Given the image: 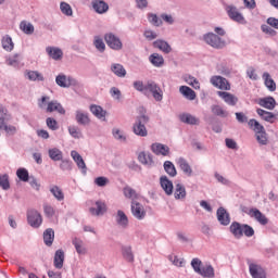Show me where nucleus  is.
<instances>
[{
	"label": "nucleus",
	"mask_w": 278,
	"mask_h": 278,
	"mask_svg": "<svg viewBox=\"0 0 278 278\" xmlns=\"http://www.w3.org/2000/svg\"><path fill=\"white\" fill-rule=\"evenodd\" d=\"M258 104L261 105V108H265L266 110H275L277 101H275V98L273 97H267L260 99Z\"/></svg>",
	"instance_id": "22"
},
{
	"label": "nucleus",
	"mask_w": 278,
	"mask_h": 278,
	"mask_svg": "<svg viewBox=\"0 0 278 278\" xmlns=\"http://www.w3.org/2000/svg\"><path fill=\"white\" fill-rule=\"evenodd\" d=\"M91 5L97 14H105L110 10V5L103 0H93Z\"/></svg>",
	"instance_id": "16"
},
{
	"label": "nucleus",
	"mask_w": 278,
	"mask_h": 278,
	"mask_svg": "<svg viewBox=\"0 0 278 278\" xmlns=\"http://www.w3.org/2000/svg\"><path fill=\"white\" fill-rule=\"evenodd\" d=\"M2 48L4 51H13L14 50V41H12V37L4 36L1 40Z\"/></svg>",
	"instance_id": "38"
},
{
	"label": "nucleus",
	"mask_w": 278,
	"mask_h": 278,
	"mask_svg": "<svg viewBox=\"0 0 278 278\" xmlns=\"http://www.w3.org/2000/svg\"><path fill=\"white\" fill-rule=\"evenodd\" d=\"M160 184L166 194L168 195L173 194V181H170L168 177L162 176L160 178Z\"/></svg>",
	"instance_id": "21"
},
{
	"label": "nucleus",
	"mask_w": 278,
	"mask_h": 278,
	"mask_svg": "<svg viewBox=\"0 0 278 278\" xmlns=\"http://www.w3.org/2000/svg\"><path fill=\"white\" fill-rule=\"evenodd\" d=\"M217 220L224 227H227L229 223H231V217L229 216V213L225 207H219L217 210Z\"/></svg>",
	"instance_id": "13"
},
{
	"label": "nucleus",
	"mask_w": 278,
	"mask_h": 278,
	"mask_svg": "<svg viewBox=\"0 0 278 278\" xmlns=\"http://www.w3.org/2000/svg\"><path fill=\"white\" fill-rule=\"evenodd\" d=\"M48 155L52 162H62L64 157V153L58 148H52L48 150Z\"/></svg>",
	"instance_id": "28"
},
{
	"label": "nucleus",
	"mask_w": 278,
	"mask_h": 278,
	"mask_svg": "<svg viewBox=\"0 0 278 278\" xmlns=\"http://www.w3.org/2000/svg\"><path fill=\"white\" fill-rule=\"evenodd\" d=\"M225 10L230 21H233L235 23H240L241 25L247 24V20L244 18V15H242V13H240L238 8H236L235 5H231V4L226 5Z\"/></svg>",
	"instance_id": "4"
},
{
	"label": "nucleus",
	"mask_w": 278,
	"mask_h": 278,
	"mask_svg": "<svg viewBox=\"0 0 278 278\" xmlns=\"http://www.w3.org/2000/svg\"><path fill=\"white\" fill-rule=\"evenodd\" d=\"M116 223L119 225V227H123L126 229L129 225V218H127V215L123 211H117V216H116Z\"/></svg>",
	"instance_id": "33"
},
{
	"label": "nucleus",
	"mask_w": 278,
	"mask_h": 278,
	"mask_svg": "<svg viewBox=\"0 0 278 278\" xmlns=\"http://www.w3.org/2000/svg\"><path fill=\"white\" fill-rule=\"evenodd\" d=\"M191 266H192L194 273H197L199 275L201 273V268H203V263L199 258H193L191 261Z\"/></svg>",
	"instance_id": "56"
},
{
	"label": "nucleus",
	"mask_w": 278,
	"mask_h": 278,
	"mask_svg": "<svg viewBox=\"0 0 278 278\" xmlns=\"http://www.w3.org/2000/svg\"><path fill=\"white\" fill-rule=\"evenodd\" d=\"M211 84L215 86V88H219V90H231L229 80L223 76H213L211 78Z\"/></svg>",
	"instance_id": "8"
},
{
	"label": "nucleus",
	"mask_w": 278,
	"mask_h": 278,
	"mask_svg": "<svg viewBox=\"0 0 278 278\" xmlns=\"http://www.w3.org/2000/svg\"><path fill=\"white\" fill-rule=\"evenodd\" d=\"M151 64H153V66H163L164 65V56L157 54V53H154V54H151L150 58H149Z\"/></svg>",
	"instance_id": "43"
},
{
	"label": "nucleus",
	"mask_w": 278,
	"mask_h": 278,
	"mask_svg": "<svg viewBox=\"0 0 278 278\" xmlns=\"http://www.w3.org/2000/svg\"><path fill=\"white\" fill-rule=\"evenodd\" d=\"M71 156L74 160V162L76 163L77 167L81 170V173H84V175H86V170H88V168L86 167V162L84 161V157H81L80 153L73 150L71 152Z\"/></svg>",
	"instance_id": "12"
},
{
	"label": "nucleus",
	"mask_w": 278,
	"mask_h": 278,
	"mask_svg": "<svg viewBox=\"0 0 278 278\" xmlns=\"http://www.w3.org/2000/svg\"><path fill=\"white\" fill-rule=\"evenodd\" d=\"M73 244L78 255H86V249L84 248V241H81V239L75 238Z\"/></svg>",
	"instance_id": "44"
},
{
	"label": "nucleus",
	"mask_w": 278,
	"mask_h": 278,
	"mask_svg": "<svg viewBox=\"0 0 278 278\" xmlns=\"http://www.w3.org/2000/svg\"><path fill=\"white\" fill-rule=\"evenodd\" d=\"M43 212L48 218H53V216H55V208H53L51 205L45 204Z\"/></svg>",
	"instance_id": "58"
},
{
	"label": "nucleus",
	"mask_w": 278,
	"mask_h": 278,
	"mask_svg": "<svg viewBox=\"0 0 278 278\" xmlns=\"http://www.w3.org/2000/svg\"><path fill=\"white\" fill-rule=\"evenodd\" d=\"M20 29H22L24 34L31 35L34 34V24L23 21L20 24Z\"/></svg>",
	"instance_id": "47"
},
{
	"label": "nucleus",
	"mask_w": 278,
	"mask_h": 278,
	"mask_svg": "<svg viewBox=\"0 0 278 278\" xmlns=\"http://www.w3.org/2000/svg\"><path fill=\"white\" fill-rule=\"evenodd\" d=\"M147 123H149V116L146 114L138 115L132 125V131L136 136L147 138L149 131L147 130Z\"/></svg>",
	"instance_id": "2"
},
{
	"label": "nucleus",
	"mask_w": 278,
	"mask_h": 278,
	"mask_svg": "<svg viewBox=\"0 0 278 278\" xmlns=\"http://www.w3.org/2000/svg\"><path fill=\"white\" fill-rule=\"evenodd\" d=\"M177 165L179 166L180 170L187 175V177H192V167L186 159L179 157L177 160Z\"/></svg>",
	"instance_id": "19"
},
{
	"label": "nucleus",
	"mask_w": 278,
	"mask_h": 278,
	"mask_svg": "<svg viewBox=\"0 0 278 278\" xmlns=\"http://www.w3.org/2000/svg\"><path fill=\"white\" fill-rule=\"evenodd\" d=\"M111 71L116 75V77L127 76V70H125V67L119 63H113L111 65Z\"/></svg>",
	"instance_id": "30"
},
{
	"label": "nucleus",
	"mask_w": 278,
	"mask_h": 278,
	"mask_svg": "<svg viewBox=\"0 0 278 278\" xmlns=\"http://www.w3.org/2000/svg\"><path fill=\"white\" fill-rule=\"evenodd\" d=\"M248 125L256 134V140L260 144H268V137H266V129L256 119H250Z\"/></svg>",
	"instance_id": "3"
},
{
	"label": "nucleus",
	"mask_w": 278,
	"mask_h": 278,
	"mask_svg": "<svg viewBox=\"0 0 278 278\" xmlns=\"http://www.w3.org/2000/svg\"><path fill=\"white\" fill-rule=\"evenodd\" d=\"M148 21L155 27H160V25H162V20H160V17L153 13L148 14Z\"/></svg>",
	"instance_id": "57"
},
{
	"label": "nucleus",
	"mask_w": 278,
	"mask_h": 278,
	"mask_svg": "<svg viewBox=\"0 0 278 278\" xmlns=\"http://www.w3.org/2000/svg\"><path fill=\"white\" fill-rule=\"evenodd\" d=\"M0 188L10 190V176L8 174L0 175Z\"/></svg>",
	"instance_id": "50"
},
{
	"label": "nucleus",
	"mask_w": 278,
	"mask_h": 278,
	"mask_svg": "<svg viewBox=\"0 0 278 278\" xmlns=\"http://www.w3.org/2000/svg\"><path fill=\"white\" fill-rule=\"evenodd\" d=\"M263 79L266 88L268 89L269 92H275L277 90V84L273 78H270V74L265 72L263 74Z\"/></svg>",
	"instance_id": "24"
},
{
	"label": "nucleus",
	"mask_w": 278,
	"mask_h": 278,
	"mask_svg": "<svg viewBox=\"0 0 278 278\" xmlns=\"http://www.w3.org/2000/svg\"><path fill=\"white\" fill-rule=\"evenodd\" d=\"M90 112L93 116H97V118H105V111L97 104H92L90 106Z\"/></svg>",
	"instance_id": "39"
},
{
	"label": "nucleus",
	"mask_w": 278,
	"mask_h": 278,
	"mask_svg": "<svg viewBox=\"0 0 278 278\" xmlns=\"http://www.w3.org/2000/svg\"><path fill=\"white\" fill-rule=\"evenodd\" d=\"M179 92L189 101H194V99H197V92H194V90L188 86H180Z\"/></svg>",
	"instance_id": "27"
},
{
	"label": "nucleus",
	"mask_w": 278,
	"mask_h": 278,
	"mask_svg": "<svg viewBox=\"0 0 278 278\" xmlns=\"http://www.w3.org/2000/svg\"><path fill=\"white\" fill-rule=\"evenodd\" d=\"M122 255L126 262L134 264V252L131 251V247H123Z\"/></svg>",
	"instance_id": "37"
},
{
	"label": "nucleus",
	"mask_w": 278,
	"mask_h": 278,
	"mask_svg": "<svg viewBox=\"0 0 278 278\" xmlns=\"http://www.w3.org/2000/svg\"><path fill=\"white\" fill-rule=\"evenodd\" d=\"M181 123H186L187 125H199V118L189 113H184L179 116Z\"/></svg>",
	"instance_id": "31"
},
{
	"label": "nucleus",
	"mask_w": 278,
	"mask_h": 278,
	"mask_svg": "<svg viewBox=\"0 0 278 278\" xmlns=\"http://www.w3.org/2000/svg\"><path fill=\"white\" fill-rule=\"evenodd\" d=\"M113 137L115 138V140H118L119 142H126L127 140L125 132L118 128L113 129Z\"/></svg>",
	"instance_id": "52"
},
{
	"label": "nucleus",
	"mask_w": 278,
	"mask_h": 278,
	"mask_svg": "<svg viewBox=\"0 0 278 278\" xmlns=\"http://www.w3.org/2000/svg\"><path fill=\"white\" fill-rule=\"evenodd\" d=\"M212 112L215 116H222L223 118L228 116L227 111H225L220 105H213Z\"/></svg>",
	"instance_id": "53"
},
{
	"label": "nucleus",
	"mask_w": 278,
	"mask_h": 278,
	"mask_svg": "<svg viewBox=\"0 0 278 278\" xmlns=\"http://www.w3.org/2000/svg\"><path fill=\"white\" fill-rule=\"evenodd\" d=\"M256 113L258 116H261V118H263V121H266L267 123H275V114L263 109H257Z\"/></svg>",
	"instance_id": "34"
},
{
	"label": "nucleus",
	"mask_w": 278,
	"mask_h": 278,
	"mask_svg": "<svg viewBox=\"0 0 278 278\" xmlns=\"http://www.w3.org/2000/svg\"><path fill=\"white\" fill-rule=\"evenodd\" d=\"M46 123L49 129H52V131H55V129H58V121H55L54 118L48 117L46 119Z\"/></svg>",
	"instance_id": "63"
},
{
	"label": "nucleus",
	"mask_w": 278,
	"mask_h": 278,
	"mask_svg": "<svg viewBox=\"0 0 278 278\" xmlns=\"http://www.w3.org/2000/svg\"><path fill=\"white\" fill-rule=\"evenodd\" d=\"M132 86L137 92H141L144 97H151L152 94L155 101H162V99H164L162 87L153 80H148L146 84L142 80H136Z\"/></svg>",
	"instance_id": "1"
},
{
	"label": "nucleus",
	"mask_w": 278,
	"mask_h": 278,
	"mask_svg": "<svg viewBox=\"0 0 278 278\" xmlns=\"http://www.w3.org/2000/svg\"><path fill=\"white\" fill-rule=\"evenodd\" d=\"M198 275H201V277L213 278L214 267H212V265L202 266Z\"/></svg>",
	"instance_id": "40"
},
{
	"label": "nucleus",
	"mask_w": 278,
	"mask_h": 278,
	"mask_svg": "<svg viewBox=\"0 0 278 278\" xmlns=\"http://www.w3.org/2000/svg\"><path fill=\"white\" fill-rule=\"evenodd\" d=\"M68 131L72 138H81V130L77 126H70Z\"/></svg>",
	"instance_id": "59"
},
{
	"label": "nucleus",
	"mask_w": 278,
	"mask_h": 278,
	"mask_svg": "<svg viewBox=\"0 0 278 278\" xmlns=\"http://www.w3.org/2000/svg\"><path fill=\"white\" fill-rule=\"evenodd\" d=\"M123 192L126 199H131V201H136V199H138V193L134 188L129 186L124 187Z\"/></svg>",
	"instance_id": "41"
},
{
	"label": "nucleus",
	"mask_w": 278,
	"mask_h": 278,
	"mask_svg": "<svg viewBox=\"0 0 278 278\" xmlns=\"http://www.w3.org/2000/svg\"><path fill=\"white\" fill-rule=\"evenodd\" d=\"M247 236V238H252V236H255V230L253 229V227L243 224V236Z\"/></svg>",
	"instance_id": "60"
},
{
	"label": "nucleus",
	"mask_w": 278,
	"mask_h": 278,
	"mask_svg": "<svg viewBox=\"0 0 278 278\" xmlns=\"http://www.w3.org/2000/svg\"><path fill=\"white\" fill-rule=\"evenodd\" d=\"M46 51L48 53V55L50 58H52V60H60L62 58V55H64V53L62 52V50L60 48H55V47H47Z\"/></svg>",
	"instance_id": "29"
},
{
	"label": "nucleus",
	"mask_w": 278,
	"mask_h": 278,
	"mask_svg": "<svg viewBox=\"0 0 278 278\" xmlns=\"http://www.w3.org/2000/svg\"><path fill=\"white\" fill-rule=\"evenodd\" d=\"M204 41L206 45H210V47H213V49H225V40H222L218 35L214 33H208L204 36Z\"/></svg>",
	"instance_id": "5"
},
{
	"label": "nucleus",
	"mask_w": 278,
	"mask_h": 278,
	"mask_svg": "<svg viewBox=\"0 0 278 278\" xmlns=\"http://www.w3.org/2000/svg\"><path fill=\"white\" fill-rule=\"evenodd\" d=\"M249 270L253 278H266V269L261 265L249 263Z\"/></svg>",
	"instance_id": "11"
},
{
	"label": "nucleus",
	"mask_w": 278,
	"mask_h": 278,
	"mask_svg": "<svg viewBox=\"0 0 278 278\" xmlns=\"http://www.w3.org/2000/svg\"><path fill=\"white\" fill-rule=\"evenodd\" d=\"M27 220H28V225H30V227L38 229V227H40L42 225V215L34 208L28 210L27 211Z\"/></svg>",
	"instance_id": "6"
},
{
	"label": "nucleus",
	"mask_w": 278,
	"mask_h": 278,
	"mask_svg": "<svg viewBox=\"0 0 278 278\" xmlns=\"http://www.w3.org/2000/svg\"><path fill=\"white\" fill-rule=\"evenodd\" d=\"M91 216H103L108 212V205L105 202L98 200L94 205L89 208Z\"/></svg>",
	"instance_id": "9"
},
{
	"label": "nucleus",
	"mask_w": 278,
	"mask_h": 278,
	"mask_svg": "<svg viewBox=\"0 0 278 278\" xmlns=\"http://www.w3.org/2000/svg\"><path fill=\"white\" fill-rule=\"evenodd\" d=\"M55 81L61 88H68L71 86V80L66 78V75L56 76Z\"/></svg>",
	"instance_id": "48"
},
{
	"label": "nucleus",
	"mask_w": 278,
	"mask_h": 278,
	"mask_svg": "<svg viewBox=\"0 0 278 278\" xmlns=\"http://www.w3.org/2000/svg\"><path fill=\"white\" fill-rule=\"evenodd\" d=\"M218 97L227 103V105H237L238 97L233 96V93L226 92V91H217Z\"/></svg>",
	"instance_id": "14"
},
{
	"label": "nucleus",
	"mask_w": 278,
	"mask_h": 278,
	"mask_svg": "<svg viewBox=\"0 0 278 278\" xmlns=\"http://www.w3.org/2000/svg\"><path fill=\"white\" fill-rule=\"evenodd\" d=\"M93 45L100 53H103L105 51V42H103V39L101 37H94Z\"/></svg>",
	"instance_id": "55"
},
{
	"label": "nucleus",
	"mask_w": 278,
	"mask_h": 278,
	"mask_svg": "<svg viewBox=\"0 0 278 278\" xmlns=\"http://www.w3.org/2000/svg\"><path fill=\"white\" fill-rule=\"evenodd\" d=\"M60 10L65 16H73V8L66 2H61Z\"/></svg>",
	"instance_id": "51"
},
{
	"label": "nucleus",
	"mask_w": 278,
	"mask_h": 278,
	"mask_svg": "<svg viewBox=\"0 0 278 278\" xmlns=\"http://www.w3.org/2000/svg\"><path fill=\"white\" fill-rule=\"evenodd\" d=\"M53 264L59 270L64 268V250H56Z\"/></svg>",
	"instance_id": "25"
},
{
	"label": "nucleus",
	"mask_w": 278,
	"mask_h": 278,
	"mask_svg": "<svg viewBox=\"0 0 278 278\" xmlns=\"http://www.w3.org/2000/svg\"><path fill=\"white\" fill-rule=\"evenodd\" d=\"M131 214L137 218V220H142L147 216V211L144 206L136 201L131 202Z\"/></svg>",
	"instance_id": "10"
},
{
	"label": "nucleus",
	"mask_w": 278,
	"mask_h": 278,
	"mask_svg": "<svg viewBox=\"0 0 278 278\" xmlns=\"http://www.w3.org/2000/svg\"><path fill=\"white\" fill-rule=\"evenodd\" d=\"M94 184L98 185L100 188H104V186H108L110 184V179L106 177L100 176L94 179Z\"/></svg>",
	"instance_id": "61"
},
{
	"label": "nucleus",
	"mask_w": 278,
	"mask_h": 278,
	"mask_svg": "<svg viewBox=\"0 0 278 278\" xmlns=\"http://www.w3.org/2000/svg\"><path fill=\"white\" fill-rule=\"evenodd\" d=\"M53 240H55V231L52 228H48L43 231V242L46 247H52Z\"/></svg>",
	"instance_id": "23"
},
{
	"label": "nucleus",
	"mask_w": 278,
	"mask_h": 278,
	"mask_svg": "<svg viewBox=\"0 0 278 278\" xmlns=\"http://www.w3.org/2000/svg\"><path fill=\"white\" fill-rule=\"evenodd\" d=\"M16 176L21 181H25V182L29 181V178L31 177L29 176V172L24 167H21L16 170Z\"/></svg>",
	"instance_id": "45"
},
{
	"label": "nucleus",
	"mask_w": 278,
	"mask_h": 278,
	"mask_svg": "<svg viewBox=\"0 0 278 278\" xmlns=\"http://www.w3.org/2000/svg\"><path fill=\"white\" fill-rule=\"evenodd\" d=\"M110 94L111 97H113L114 99H116L117 101H121V89L113 87L110 90Z\"/></svg>",
	"instance_id": "64"
},
{
	"label": "nucleus",
	"mask_w": 278,
	"mask_h": 278,
	"mask_svg": "<svg viewBox=\"0 0 278 278\" xmlns=\"http://www.w3.org/2000/svg\"><path fill=\"white\" fill-rule=\"evenodd\" d=\"M174 197L175 199H186V187L181 184H176Z\"/></svg>",
	"instance_id": "42"
},
{
	"label": "nucleus",
	"mask_w": 278,
	"mask_h": 278,
	"mask_svg": "<svg viewBox=\"0 0 278 278\" xmlns=\"http://www.w3.org/2000/svg\"><path fill=\"white\" fill-rule=\"evenodd\" d=\"M243 228H244V224L233 222L230 225V233H232V236L237 238V240H240V238H242L243 236Z\"/></svg>",
	"instance_id": "17"
},
{
	"label": "nucleus",
	"mask_w": 278,
	"mask_h": 278,
	"mask_svg": "<svg viewBox=\"0 0 278 278\" xmlns=\"http://www.w3.org/2000/svg\"><path fill=\"white\" fill-rule=\"evenodd\" d=\"M46 112H58L59 114H66V110H64V106H62V104L56 100L50 101L48 103Z\"/></svg>",
	"instance_id": "18"
},
{
	"label": "nucleus",
	"mask_w": 278,
	"mask_h": 278,
	"mask_svg": "<svg viewBox=\"0 0 278 278\" xmlns=\"http://www.w3.org/2000/svg\"><path fill=\"white\" fill-rule=\"evenodd\" d=\"M154 49H160V51H163V53H170L173 49L170 48V45L164 40H156L153 42Z\"/></svg>",
	"instance_id": "32"
},
{
	"label": "nucleus",
	"mask_w": 278,
	"mask_h": 278,
	"mask_svg": "<svg viewBox=\"0 0 278 278\" xmlns=\"http://www.w3.org/2000/svg\"><path fill=\"white\" fill-rule=\"evenodd\" d=\"M60 168L61 170H73V163L68 160H62Z\"/></svg>",
	"instance_id": "62"
},
{
	"label": "nucleus",
	"mask_w": 278,
	"mask_h": 278,
	"mask_svg": "<svg viewBox=\"0 0 278 278\" xmlns=\"http://www.w3.org/2000/svg\"><path fill=\"white\" fill-rule=\"evenodd\" d=\"M104 40L108 47H110V49H113L114 51H121V49H123V41H121V38L112 33H108L104 36Z\"/></svg>",
	"instance_id": "7"
},
{
	"label": "nucleus",
	"mask_w": 278,
	"mask_h": 278,
	"mask_svg": "<svg viewBox=\"0 0 278 278\" xmlns=\"http://www.w3.org/2000/svg\"><path fill=\"white\" fill-rule=\"evenodd\" d=\"M153 153H155V155H168V153H170V149L167 146H164L162 143H153L151 147Z\"/></svg>",
	"instance_id": "20"
},
{
	"label": "nucleus",
	"mask_w": 278,
	"mask_h": 278,
	"mask_svg": "<svg viewBox=\"0 0 278 278\" xmlns=\"http://www.w3.org/2000/svg\"><path fill=\"white\" fill-rule=\"evenodd\" d=\"M164 170L169 175V177H177V168H175V164L170 161L164 162Z\"/></svg>",
	"instance_id": "35"
},
{
	"label": "nucleus",
	"mask_w": 278,
	"mask_h": 278,
	"mask_svg": "<svg viewBox=\"0 0 278 278\" xmlns=\"http://www.w3.org/2000/svg\"><path fill=\"white\" fill-rule=\"evenodd\" d=\"M27 77L30 81H45V76L36 71L27 72Z\"/></svg>",
	"instance_id": "49"
},
{
	"label": "nucleus",
	"mask_w": 278,
	"mask_h": 278,
	"mask_svg": "<svg viewBox=\"0 0 278 278\" xmlns=\"http://www.w3.org/2000/svg\"><path fill=\"white\" fill-rule=\"evenodd\" d=\"M249 216L255 218V220H257V223H260L261 225H268V218L257 208H251L249 211Z\"/></svg>",
	"instance_id": "15"
},
{
	"label": "nucleus",
	"mask_w": 278,
	"mask_h": 278,
	"mask_svg": "<svg viewBox=\"0 0 278 278\" xmlns=\"http://www.w3.org/2000/svg\"><path fill=\"white\" fill-rule=\"evenodd\" d=\"M76 122L78 123V125H90V116H88V113L78 110L76 111Z\"/></svg>",
	"instance_id": "26"
},
{
	"label": "nucleus",
	"mask_w": 278,
	"mask_h": 278,
	"mask_svg": "<svg viewBox=\"0 0 278 278\" xmlns=\"http://www.w3.org/2000/svg\"><path fill=\"white\" fill-rule=\"evenodd\" d=\"M138 160L141 164H146L148 166H151L153 164V157L151 156V153L140 152L138 155Z\"/></svg>",
	"instance_id": "36"
},
{
	"label": "nucleus",
	"mask_w": 278,
	"mask_h": 278,
	"mask_svg": "<svg viewBox=\"0 0 278 278\" xmlns=\"http://www.w3.org/2000/svg\"><path fill=\"white\" fill-rule=\"evenodd\" d=\"M51 194L55 198L56 201H64V192L61 190L60 187L53 186L50 188Z\"/></svg>",
	"instance_id": "46"
},
{
	"label": "nucleus",
	"mask_w": 278,
	"mask_h": 278,
	"mask_svg": "<svg viewBox=\"0 0 278 278\" xmlns=\"http://www.w3.org/2000/svg\"><path fill=\"white\" fill-rule=\"evenodd\" d=\"M8 66H18L21 64V54H14L13 56L7 59Z\"/></svg>",
	"instance_id": "54"
}]
</instances>
